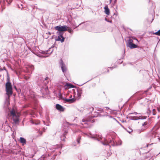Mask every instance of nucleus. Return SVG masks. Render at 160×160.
Segmentation results:
<instances>
[{"label": "nucleus", "mask_w": 160, "mask_h": 160, "mask_svg": "<svg viewBox=\"0 0 160 160\" xmlns=\"http://www.w3.org/2000/svg\"><path fill=\"white\" fill-rule=\"evenodd\" d=\"M80 139H81V138H78V139H77V142L78 143H80Z\"/></svg>", "instance_id": "nucleus-19"}, {"label": "nucleus", "mask_w": 160, "mask_h": 160, "mask_svg": "<svg viewBox=\"0 0 160 160\" xmlns=\"http://www.w3.org/2000/svg\"><path fill=\"white\" fill-rule=\"evenodd\" d=\"M68 28V27L65 25H59L54 27L55 29L58 31L57 32V33L59 34L60 33L62 34H63V32L67 31V28Z\"/></svg>", "instance_id": "nucleus-2"}, {"label": "nucleus", "mask_w": 160, "mask_h": 160, "mask_svg": "<svg viewBox=\"0 0 160 160\" xmlns=\"http://www.w3.org/2000/svg\"><path fill=\"white\" fill-rule=\"evenodd\" d=\"M57 34L58 36L57 40L58 41H60L62 42H63L64 41V38L62 36L63 34H62L60 33L59 34Z\"/></svg>", "instance_id": "nucleus-4"}, {"label": "nucleus", "mask_w": 160, "mask_h": 160, "mask_svg": "<svg viewBox=\"0 0 160 160\" xmlns=\"http://www.w3.org/2000/svg\"><path fill=\"white\" fill-rule=\"evenodd\" d=\"M6 90L8 95H11L12 94V88L11 83L8 81L6 84Z\"/></svg>", "instance_id": "nucleus-3"}, {"label": "nucleus", "mask_w": 160, "mask_h": 160, "mask_svg": "<svg viewBox=\"0 0 160 160\" xmlns=\"http://www.w3.org/2000/svg\"><path fill=\"white\" fill-rule=\"evenodd\" d=\"M64 101H65L66 102H69V103H71L74 102L75 101V99L74 98L67 99L65 98Z\"/></svg>", "instance_id": "nucleus-9"}, {"label": "nucleus", "mask_w": 160, "mask_h": 160, "mask_svg": "<svg viewBox=\"0 0 160 160\" xmlns=\"http://www.w3.org/2000/svg\"><path fill=\"white\" fill-rule=\"evenodd\" d=\"M64 87L66 89H68L69 88H73L74 86L72 84H71L69 83H66V84L64 86Z\"/></svg>", "instance_id": "nucleus-8"}, {"label": "nucleus", "mask_w": 160, "mask_h": 160, "mask_svg": "<svg viewBox=\"0 0 160 160\" xmlns=\"http://www.w3.org/2000/svg\"><path fill=\"white\" fill-rule=\"evenodd\" d=\"M159 118V116H158V119Z\"/></svg>", "instance_id": "nucleus-25"}, {"label": "nucleus", "mask_w": 160, "mask_h": 160, "mask_svg": "<svg viewBox=\"0 0 160 160\" xmlns=\"http://www.w3.org/2000/svg\"><path fill=\"white\" fill-rule=\"evenodd\" d=\"M19 141L21 143L22 145L23 146L26 144V140L23 138L20 137V138Z\"/></svg>", "instance_id": "nucleus-6"}, {"label": "nucleus", "mask_w": 160, "mask_h": 160, "mask_svg": "<svg viewBox=\"0 0 160 160\" xmlns=\"http://www.w3.org/2000/svg\"><path fill=\"white\" fill-rule=\"evenodd\" d=\"M69 33H72L73 32V31L72 30L71 28H69L68 29L67 28V30Z\"/></svg>", "instance_id": "nucleus-14"}, {"label": "nucleus", "mask_w": 160, "mask_h": 160, "mask_svg": "<svg viewBox=\"0 0 160 160\" xmlns=\"http://www.w3.org/2000/svg\"><path fill=\"white\" fill-rule=\"evenodd\" d=\"M48 33L49 35H51V33L50 32H49Z\"/></svg>", "instance_id": "nucleus-23"}, {"label": "nucleus", "mask_w": 160, "mask_h": 160, "mask_svg": "<svg viewBox=\"0 0 160 160\" xmlns=\"http://www.w3.org/2000/svg\"><path fill=\"white\" fill-rule=\"evenodd\" d=\"M148 144H147V147H148Z\"/></svg>", "instance_id": "nucleus-26"}, {"label": "nucleus", "mask_w": 160, "mask_h": 160, "mask_svg": "<svg viewBox=\"0 0 160 160\" xmlns=\"http://www.w3.org/2000/svg\"><path fill=\"white\" fill-rule=\"evenodd\" d=\"M128 46L131 49L137 48L138 47L137 45L133 43H131L129 45H128Z\"/></svg>", "instance_id": "nucleus-10"}, {"label": "nucleus", "mask_w": 160, "mask_h": 160, "mask_svg": "<svg viewBox=\"0 0 160 160\" xmlns=\"http://www.w3.org/2000/svg\"><path fill=\"white\" fill-rule=\"evenodd\" d=\"M105 10V12L107 15H109L110 14V10L108 8L107 5L105 6L104 8Z\"/></svg>", "instance_id": "nucleus-7"}, {"label": "nucleus", "mask_w": 160, "mask_h": 160, "mask_svg": "<svg viewBox=\"0 0 160 160\" xmlns=\"http://www.w3.org/2000/svg\"><path fill=\"white\" fill-rule=\"evenodd\" d=\"M56 108L58 110L63 112L64 111V109L59 104H57L56 106Z\"/></svg>", "instance_id": "nucleus-5"}, {"label": "nucleus", "mask_w": 160, "mask_h": 160, "mask_svg": "<svg viewBox=\"0 0 160 160\" xmlns=\"http://www.w3.org/2000/svg\"><path fill=\"white\" fill-rule=\"evenodd\" d=\"M61 68L63 72H64L66 71L67 68L66 67L65 65H62V66H61Z\"/></svg>", "instance_id": "nucleus-11"}, {"label": "nucleus", "mask_w": 160, "mask_h": 160, "mask_svg": "<svg viewBox=\"0 0 160 160\" xmlns=\"http://www.w3.org/2000/svg\"><path fill=\"white\" fill-rule=\"evenodd\" d=\"M59 98L63 100H64V99L65 98H63L62 97V95H61V94L59 95Z\"/></svg>", "instance_id": "nucleus-18"}, {"label": "nucleus", "mask_w": 160, "mask_h": 160, "mask_svg": "<svg viewBox=\"0 0 160 160\" xmlns=\"http://www.w3.org/2000/svg\"><path fill=\"white\" fill-rule=\"evenodd\" d=\"M153 34L157 35L158 36H160V29L159 30H158V32L154 33H153Z\"/></svg>", "instance_id": "nucleus-13"}, {"label": "nucleus", "mask_w": 160, "mask_h": 160, "mask_svg": "<svg viewBox=\"0 0 160 160\" xmlns=\"http://www.w3.org/2000/svg\"><path fill=\"white\" fill-rule=\"evenodd\" d=\"M11 116L13 121V122L16 124H18L19 123V117L20 114L17 112L14 109L12 108L10 111Z\"/></svg>", "instance_id": "nucleus-1"}, {"label": "nucleus", "mask_w": 160, "mask_h": 160, "mask_svg": "<svg viewBox=\"0 0 160 160\" xmlns=\"http://www.w3.org/2000/svg\"><path fill=\"white\" fill-rule=\"evenodd\" d=\"M133 43L132 39L131 38L129 39L128 41V45H129L131 43Z\"/></svg>", "instance_id": "nucleus-12"}, {"label": "nucleus", "mask_w": 160, "mask_h": 160, "mask_svg": "<svg viewBox=\"0 0 160 160\" xmlns=\"http://www.w3.org/2000/svg\"><path fill=\"white\" fill-rule=\"evenodd\" d=\"M157 110L159 112H160V106L157 108Z\"/></svg>", "instance_id": "nucleus-20"}, {"label": "nucleus", "mask_w": 160, "mask_h": 160, "mask_svg": "<svg viewBox=\"0 0 160 160\" xmlns=\"http://www.w3.org/2000/svg\"><path fill=\"white\" fill-rule=\"evenodd\" d=\"M109 72V70L108 69H107L106 70V72ZM106 72V71H105L104 72H103V73H104Z\"/></svg>", "instance_id": "nucleus-21"}, {"label": "nucleus", "mask_w": 160, "mask_h": 160, "mask_svg": "<svg viewBox=\"0 0 160 160\" xmlns=\"http://www.w3.org/2000/svg\"><path fill=\"white\" fill-rule=\"evenodd\" d=\"M60 65L61 66H62V65H65L63 63V62L62 59L60 60Z\"/></svg>", "instance_id": "nucleus-17"}, {"label": "nucleus", "mask_w": 160, "mask_h": 160, "mask_svg": "<svg viewBox=\"0 0 160 160\" xmlns=\"http://www.w3.org/2000/svg\"><path fill=\"white\" fill-rule=\"evenodd\" d=\"M112 119H113V120H114V118H112Z\"/></svg>", "instance_id": "nucleus-27"}, {"label": "nucleus", "mask_w": 160, "mask_h": 160, "mask_svg": "<svg viewBox=\"0 0 160 160\" xmlns=\"http://www.w3.org/2000/svg\"><path fill=\"white\" fill-rule=\"evenodd\" d=\"M72 95H71L70 97L71 98H72Z\"/></svg>", "instance_id": "nucleus-24"}, {"label": "nucleus", "mask_w": 160, "mask_h": 160, "mask_svg": "<svg viewBox=\"0 0 160 160\" xmlns=\"http://www.w3.org/2000/svg\"><path fill=\"white\" fill-rule=\"evenodd\" d=\"M111 1V0H110Z\"/></svg>", "instance_id": "nucleus-28"}, {"label": "nucleus", "mask_w": 160, "mask_h": 160, "mask_svg": "<svg viewBox=\"0 0 160 160\" xmlns=\"http://www.w3.org/2000/svg\"><path fill=\"white\" fill-rule=\"evenodd\" d=\"M48 77H46L45 78V80H47V79H48Z\"/></svg>", "instance_id": "nucleus-22"}, {"label": "nucleus", "mask_w": 160, "mask_h": 160, "mask_svg": "<svg viewBox=\"0 0 160 160\" xmlns=\"http://www.w3.org/2000/svg\"><path fill=\"white\" fill-rule=\"evenodd\" d=\"M152 113L153 115H155L156 114L157 112L156 110L155 109H153L152 110Z\"/></svg>", "instance_id": "nucleus-16"}, {"label": "nucleus", "mask_w": 160, "mask_h": 160, "mask_svg": "<svg viewBox=\"0 0 160 160\" xmlns=\"http://www.w3.org/2000/svg\"><path fill=\"white\" fill-rule=\"evenodd\" d=\"M148 124V122H145L142 125V127H145L146 126V128H147V125Z\"/></svg>", "instance_id": "nucleus-15"}]
</instances>
